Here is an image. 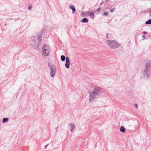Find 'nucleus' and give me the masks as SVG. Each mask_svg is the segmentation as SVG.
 I'll return each mask as SVG.
<instances>
[{"label": "nucleus", "instance_id": "f257e3e1", "mask_svg": "<svg viewBox=\"0 0 151 151\" xmlns=\"http://www.w3.org/2000/svg\"><path fill=\"white\" fill-rule=\"evenodd\" d=\"M42 34L41 32L38 33L37 36H32L30 38V43L35 49L37 48L39 46L42 41Z\"/></svg>", "mask_w": 151, "mask_h": 151}, {"label": "nucleus", "instance_id": "f03ea898", "mask_svg": "<svg viewBox=\"0 0 151 151\" xmlns=\"http://www.w3.org/2000/svg\"><path fill=\"white\" fill-rule=\"evenodd\" d=\"M102 91V89L101 87L98 86L96 87L90 95V101H93L95 99L100 96Z\"/></svg>", "mask_w": 151, "mask_h": 151}, {"label": "nucleus", "instance_id": "7ed1b4c3", "mask_svg": "<svg viewBox=\"0 0 151 151\" xmlns=\"http://www.w3.org/2000/svg\"><path fill=\"white\" fill-rule=\"evenodd\" d=\"M151 67V62L150 60H148L145 64V68L144 70L143 75L144 77L148 78L149 77L150 70Z\"/></svg>", "mask_w": 151, "mask_h": 151}, {"label": "nucleus", "instance_id": "20e7f679", "mask_svg": "<svg viewBox=\"0 0 151 151\" xmlns=\"http://www.w3.org/2000/svg\"><path fill=\"white\" fill-rule=\"evenodd\" d=\"M106 43L111 49H116L119 46V44L115 40H108Z\"/></svg>", "mask_w": 151, "mask_h": 151}, {"label": "nucleus", "instance_id": "39448f33", "mask_svg": "<svg viewBox=\"0 0 151 151\" xmlns=\"http://www.w3.org/2000/svg\"><path fill=\"white\" fill-rule=\"evenodd\" d=\"M48 66L50 70V74L52 77H53L56 72V67L54 65H52L48 63Z\"/></svg>", "mask_w": 151, "mask_h": 151}, {"label": "nucleus", "instance_id": "423d86ee", "mask_svg": "<svg viewBox=\"0 0 151 151\" xmlns=\"http://www.w3.org/2000/svg\"><path fill=\"white\" fill-rule=\"evenodd\" d=\"M65 67L68 69L70 68V60L68 57H66V58Z\"/></svg>", "mask_w": 151, "mask_h": 151}, {"label": "nucleus", "instance_id": "0eeeda50", "mask_svg": "<svg viewBox=\"0 0 151 151\" xmlns=\"http://www.w3.org/2000/svg\"><path fill=\"white\" fill-rule=\"evenodd\" d=\"M50 47L49 46L47 45H45L42 47V55L44 54V53L45 52V51L47 50H48L49 49V48Z\"/></svg>", "mask_w": 151, "mask_h": 151}, {"label": "nucleus", "instance_id": "6e6552de", "mask_svg": "<svg viewBox=\"0 0 151 151\" xmlns=\"http://www.w3.org/2000/svg\"><path fill=\"white\" fill-rule=\"evenodd\" d=\"M50 48H49V49L48 50H47L44 53V54H43V55L45 56H47L49 54L50 52Z\"/></svg>", "mask_w": 151, "mask_h": 151}, {"label": "nucleus", "instance_id": "1a4fd4ad", "mask_svg": "<svg viewBox=\"0 0 151 151\" xmlns=\"http://www.w3.org/2000/svg\"><path fill=\"white\" fill-rule=\"evenodd\" d=\"M69 7L72 10V13H74L76 12V9L75 6L73 5H70Z\"/></svg>", "mask_w": 151, "mask_h": 151}, {"label": "nucleus", "instance_id": "9d476101", "mask_svg": "<svg viewBox=\"0 0 151 151\" xmlns=\"http://www.w3.org/2000/svg\"><path fill=\"white\" fill-rule=\"evenodd\" d=\"M69 126L71 128L70 130L71 131V132H73L72 131L73 130L75 127V125L73 123H70L69 124Z\"/></svg>", "mask_w": 151, "mask_h": 151}, {"label": "nucleus", "instance_id": "9b49d317", "mask_svg": "<svg viewBox=\"0 0 151 151\" xmlns=\"http://www.w3.org/2000/svg\"><path fill=\"white\" fill-rule=\"evenodd\" d=\"M88 19L86 18H83L81 21L82 23H87L88 22Z\"/></svg>", "mask_w": 151, "mask_h": 151}, {"label": "nucleus", "instance_id": "f8f14e48", "mask_svg": "<svg viewBox=\"0 0 151 151\" xmlns=\"http://www.w3.org/2000/svg\"><path fill=\"white\" fill-rule=\"evenodd\" d=\"M120 131L122 132H124L125 131V129L122 126L120 127Z\"/></svg>", "mask_w": 151, "mask_h": 151}, {"label": "nucleus", "instance_id": "ddd939ff", "mask_svg": "<svg viewBox=\"0 0 151 151\" xmlns=\"http://www.w3.org/2000/svg\"><path fill=\"white\" fill-rule=\"evenodd\" d=\"M9 121V119L7 118H4L3 119V122L5 123Z\"/></svg>", "mask_w": 151, "mask_h": 151}, {"label": "nucleus", "instance_id": "4468645a", "mask_svg": "<svg viewBox=\"0 0 151 151\" xmlns=\"http://www.w3.org/2000/svg\"><path fill=\"white\" fill-rule=\"evenodd\" d=\"M65 57L64 55H62L61 56V60L63 61L65 60Z\"/></svg>", "mask_w": 151, "mask_h": 151}, {"label": "nucleus", "instance_id": "2eb2a0df", "mask_svg": "<svg viewBox=\"0 0 151 151\" xmlns=\"http://www.w3.org/2000/svg\"><path fill=\"white\" fill-rule=\"evenodd\" d=\"M89 15L91 16L90 17L93 19L94 18L93 17L94 16V14L93 12H92L90 14H89Z\"/></svg>", "mask_w": 151, "mask_h": 151}, {"label": "nucleus", "instance_id": "dca6fc26", "mask_svg": "<svg viewBox=\"0 0 151 151\" xmlns=\"http://www.w3.org/2000/svg\"><path fill=\"white\" fill-rule=\"evenodd\" d=\"M146 24H151V19H150L145 22Z\"/></svg>", "mask_w": 151, "mask_h": 151}, {"label": "nucleus", "instance_id": "f3484780", "mask_svg": "<svg viewBox=\"0 0 151 151\" xmlns=\"http://www.w3.org/2000/svg\"><path fill=\"white\" fill-rule=\"evenodd\" d=\"M108 14L109 13L108 12H105L103 13V16H107L108 15Z\"/></svg>", "mask_w": 151, "mask_h": 151}, {"label": "nucleus", "instance_id": "a211bd4d", "mask_svg": "<svg viewBox=\"0 0 151 151\" xmlns=\"http://www.w3.org/2000/svg\"><path fill=\"white\" fill-rule=\"evenodd\" d=\"M115 9V8L114 7L111 9L110 10V12L111 13L113 12L114 11Z\"/></svg>", "mask_w": 151, "mask_h": 151}, {"label": "nucleus", "instance_id": "6ab92c4d", "mask_svg": "<svg viewBox=\"0 0 151 151\" xmlns=\"http://www.w3.org/2000/svg\"><path fill=\"white\" fill-rule=\"evenodd\" d=\"M148 12L150 16H151V9H150L148 11Z\"/></svg>", "mask_w": 151, "mask_h": 151}, {"label": "nucleus", "instance_id": "aec40b11", "mask_svg": "<svg viewBox=\"0 0 151 151\" xmlns=\"http://www.w3.org/2000/svg\"><path fill=\"white\" fill-rule=\"evenodd\" d=\"M91 13H90V11H89V12H86V14H84L85 15H86V14H88V16H90V15H89V14Z\"/></svg>", "mask_w": 151, "mask_h": 151}, {"label": "nucleus", "instance_id": "412c9836", "mask_svg": "<svg viewBox=\"0 0 151 151\" xmlns=\"http://www.w3.org/2000/svg\"><path fill=\"white\" fill-rule=\"evenodd\" d=\"M134 106L136 107V108H137L138 107V105L137 104H134Z\"/></svg>", "mask_w": 151, "mask_h": 151}, {"label": "nucleus", "instance_id": "4be33fe9", "mask_svg": "<svg viewBox=\"0 0 151 151\" xmlns=\"http://www.w3.org/2000/svg\"><path fill=\"white\" fill-rule=\"evenodd\" d=\"M101 7H99V8H98V9H97V10L96 11H99V10H100L101 9Z\"/></svg>", "mask_w": 151, "mask_h": 151}, {"label": "nucleus", "instance_id": "5701e85b", "mask_svg": "<svg viewBox=\"0 0 151 151\" xmlns=\"http://www.w3.org/2000/svg\"><path fill=\"white\" fill-rule=\"evenodd\" d=\"M32 6H29L28 7V9L29 10H30L31 9H32Z\"/></svg>", "mask_w": 151, "mask_h": 151}, {"label": "nucleus", "instance_id": "b1692460", "mask_svg": "<svg viewBox=\"0 0 151 151\" xmlns=\"http://www.w3.org/2000/svg\"><path fill=\"white\" fill-rule=\"evenodd\" d=\"M147 32L145 31H144L143 32V33L145 35H146L147 34Z\"/></svg>", "mask_w": 151, "mask_h": 151}, {"label": "nucleus", "instance_id": "393cba45", "mask_svg": "<svg viewBox=\"0 0 151 151\" xmlns=\"http://www.w3.org/2000/svg\"><path fill=\"white\" fill-rule=\"evenodd\" d=\"M110 35V34H107V35H106V37H107V38H108V36H109V35Z\"/></svg>", "mask_w": 151, "mask_h": 151}, {"label": "nucleus", "instance_id": "a878e982", "mask_svg": "<svg viewBox=\"0 0 151 151\" xmlns=\"http://www.w3.org/2000/svg\"><path fill=\"white\" fill-rule=\"evenodd\" d=\"M142 37L143 38H145V36L144 35H143V36H142Z\"/></svg>", "mask_w": 151, "mask_h": 151}, {"label": "nucleus", "instance_id": "bb28decb", "mask_svg": "<svg viewBox=\"0 0 151 151\" xmlns=\"http://www.w3.org/2000/svg\"><path fill=\"white\" fill-rule=\"evenodd\" d=\"M109 0H106L105 1H104L105 2H107V1H109Z\"/></svg>", "mask_w": 151, "mask_h": 151}, {"label": "nucleus", "instance_id": "cd10ccee", "mask_svg": "<svg viewBox=\"0 0 151 151\" xmlns=\"http://www.w3.org/2000/svg\"><path fill=\"white\" fill-rule=\"evenodd\" d=\"M46 145L45 146V149L47 147V145Z\"/></svg>", "mask_w": 151, "mask_h": 151}, {"label": "nucleus", "instance_id": "c85d7f7f", "mask_svg": "<svg viewBox=\"0 0 151 151\" xmlns=\"http://www.w3.org/2000/svg\"><path fill=\"white\" fill-rule=\"evenodd\" d=\"M103 3V2H102L101 4H100V5H101V4H102Z\"/></svg>", "mask_w": 151, "mask_h": 151}]
</instances>
